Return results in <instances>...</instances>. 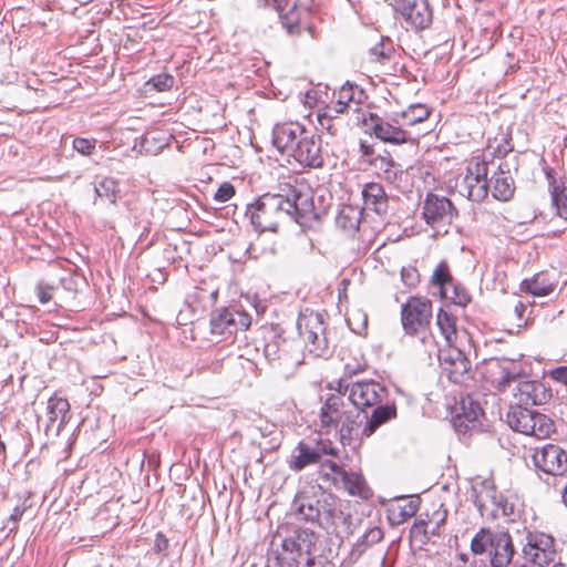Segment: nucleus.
I'll return each instance as SVG.
<instances>
[{"instance_id": "nucleus-20", "label": "nucleus", "mask_w": 567, "mask_h": 567, "mask_svg": "<svg viewBox=\"0 0 567 567\" xmlns=\"http://www.w3.org/2000/svg\"><path fill=\"white\" fill-rule=\"evenodd\" d=\"M372 409L371 416H368L367 413H361V417H363L359 432L361 436H371L382 424L396 417L395 404L389 403L386 400Z\"/></svg>"}, {"instance_id": "nucleus-29", "label": "nucleus", "mask_w": 567, "mask_h": 567, "mask_svg": "<svg viewBox=\"0 0 567 567\" xmlns=\"http://www.w3.org/2000/svg\"><path fill=\"white\" fill-rule=\"evenodd\" d=\"M557 281L548 272H538L532 279L524 280L522 287L536 297H544L551 293Z\"/></svg>"}, {"instance_id": "nucleus-22", "label": "nucleus", "mask_w": 567, "mask_h": 567, "mask_svg": "<svg viewBox=\"0 0 567 567\" xmlns=\"http://www.w3.org/2000/svg\"><path fill=\"white\" fill-rule=\"evenodd\" d=\"M47 416L45 432L54 431L59 435L71 417L68 400L58 396L50 398L47 404Z\"/></svg>"}, {"instance_id": "nucleus-36", "label": "nucleus", "mask_w": 567, "mask_h": 567, "mask_svg": "<svg viewBox=\"0 0 567 567\" xmlns=\"http://www.w3.org/2000/svg\"><path fill=\"white\" fill-rule=\"evenodd\" d=\"M431 282L440 288L441 297L449 296L450 285L453 282V277L445 260H442L434 269Z\"/></svg>"}, {"instance_id": "nucleus-26", "label": "nucleus", "mask_w": 567, "mask_h": 567, "mask_svg": "<svg viewBox=\"0 0 567 567\" xmlns=\"http://www.w3.org/2000/svg\"><path fill=\"white\" fill-rule=\"evenodd\" d=\"M483 414L480 403L473 401L470 396L463 398L460 403V411L454 417V426L461 431L467 429L471 423L476 422Z\"/></svg>"}, {"instance_id": "nucleus-10", "label": "nucleus", "mask_w": 567, "mask_h": 567, "mask_svg": "<svg viewBox=\"0 0 567 567\" xmlns=\"http://www.w3.org/2000/svg\"><path fill=\"white\" fill-rule=\"evenodd\" d=\"M488 163L478 156L467 165V173L460 184V193L472 202H482L488 194Z\"/></svg>"}, {"instance_id": "nucleus-56", "label": "nucleus", "mask_w": 567, "mask_h": 567, "mask_svg": "<svg viewBox=\"0 0 567 567\" xmlns=\"http://www.w3.org/2000/svg\"><path fill=\"white\" fill-rule=\"evenodd\" d=\"M550 377L554 380H556L558 382H561L565 385H567V365H561V367H558V368L554 369L550 372Z\"/></svg>"}, {"instance_id": "nucleus-25", "label": "nucleus", "mask_w": 567, "mask_h": 567, "mask_svg": "<svg viewBox=\"0 0 567 567\" xmlns=\"http://www.w3.org/2000/svg\"><path fill=\"white\" fill-rule=\"evenodd\" d=\"M364 209L382 215L388 210V196L379 183H368L362 189Z\"/></svg>"}, {"instance_id": "nucleus-50", "label": "nucleus", "mask_w": 567, "mask_h": 567, "mask_svg": "<svg viewBox=\"0 0 567 567\" xmlns=\"http://www.w3.org/2000/svg\"><path fill=\"white\" fill-rule=\"evenodd\" d=\"M337 103L331 100L329 104H327L319 113L318 116L327 117L330 120H338L340 114H346V112L336 105Z\"/></svg>"}, {"instance_id": "nucleus-27", "label": "nucleus", "mask_w": 567, "mask_h": 567, "mask_svg": "<svg viewBox=\"0 0 567 567\" xmlns=\"http://www.w3.org/2000/svg\"><path fill=\"white\" fill-rule=\"evenodd\" d=\"M293 506L302 519L316 523L319 517L320 495H308L307 493H298L293 501Z\"/></svg>"}, {"instance_id": "nucleus-6", "label": "nucleus", "mask_w": 567, "mask_h": 567, "mask_svg": "<svg viewBox=\"0 0 567 567\" xmlns=\"http://www.w3.org/2000/svg\"><path fill=\"white\" fill-rule=\"evenodd\" d=\"M432 320V302L422 297H411L401 307V322L406 334H423L422 341H433L431 334H426Z\"/></svg>"}, {"instance_id": "nucleus-46", "label": "nucleus", "mask_w": 567, "mask_h": 567, "mask_svg": "<svg viewBox=\"0 0 567 567\" xmlns=\"http://www.w3.org/2000/svg\"><path fill=\"white\" fill-rule=\"evenodd\" d=\"M402 282L409 287H415L419 284L420 276L414 267H403L401 270Z\"/></svg>"}, {"instance_id": "nucleus-34", "label": "nucleus", "mask_w": 567, "mask_h": 567, "mask_svg": "<svg viewBox=\"0 0 567 567\" xmlns=\"http://www.w3.org/2000/svg\"><path fill=\"white\" fill-rule=\"evenodd\" d=\"M402 124L409 130V127L415 126L419 123L426 121L430 116L429 109L423 104L410 105L406 110L396 113Z\"/></svg>"}, {"instance_id": "nucleus-30", "label": "nucleus", "mask_w": 567, "mask_h": 567, "mask_svg": "<svg viewBox=\"0 0 567 567\" xmlns=\"http://www.w3.org/2000/svg\"><path fill=\"white\" fill-rule=\"evenodd\" d=\"M340 487H343L350 495L368 498L370 489L361 474L348 472L343 468L340 475Z\"/></svg>"}, {"instance_id": "nucleus-38", "label": "nucleus", "mask_w": 567, "mask_h": 567, "mask_svg": "<svg viewBox=\"0 0 567 567\" xmlns=\"http://www.w3.org/2000/svg\"><path fill=\"white\" fill-rule=\"evenodd\" d=\"M342 471L343 468L336 462L327 460L320 464L318 473L322 482L339 488Z\"/></svg>"}, {"instance_id": "nucleus-21", "label": "nucleus", "mask_w": 567, "mask_h": 567, "mask_svg": "<svg viewBox=\"0 0 567 567\" xmlns=\"http://www.w3.org/2000/svg\"><path fill=\"white\" fill-rule=\"evenodd\" d=\"M293 159L305 167H321L323 165L321 137L311 132L309 136L301 140V146Z\"/></svg>"}, {"instance_id": "nucleus-42", "label": "nucleus", "mask_w": 567, "mask_h": 567, "mask_svg": "<svg viewBox=\"0 0 567 567\" xmlns=\"http://www.w3.org/2000/svg\"><path fill=\"white\" fill-rule=\"evenodd\" d=\"M444 298L450 299L457 306H466L471 301V296L467 290L464 287L455 285L454 281L450 285L449 296Z\"/></svg>"}, {"instance_id": "nucleus-58", "label": "nucleus", "mask_w": 567, "mask_h": 567, "mask_svg": "<svg viewBox=\"0 0 567 567\" xmlns=\"http://www.w3.org/2000/svg\"><path fill=\"white\" fill-rule=\"evenodd\" d=\"M365 368H367V363H355V364L346 363L344 364V373L348 377H352L360 372H363L365 370Z\"/></svg>"}, {"instance_id": "nucleus-54", "label": "nucleus", "mask_w": 567, "mask_h": 567, "mask_svg": "<svg viewBox=\"0 0 567 567\" xmlns=\"http://www.w3.org/2000/svg\"><path fill=\"white\" fill-rule=\"evenodd\" d=\"M318 123L322 130H326L331 135H337L339 131V123L336 120L318 116Z\"/></svg>"}, {"instance_id": "nucleus-49", "label": "nucleus", "mask_w": 567, "mask_h": 567, "mask_svg": "<svg viewBox=\"0 0 567 567\" xmlns=\"http://www.w3.org/2000/svg\"><path fill=\"white\" fill-rule=\"evenodd\" d=\"M24 512H25V507H20V506L14 507L7 524L3 526V530L8 529L9 534L14 532L18 528V523L20 522Z\"/></svg>"}, {"instance_id": "nucleus-62", "label": "nucleus", "mask_w": 567, "mask_h": 567, "mask_svg": "<svg viewBox=\"0 0 567 567\" xmlns=\"http://www.w3.org/2000/svg\"><path fill=\"white\" fill-rule=\"evenodd\" d=\"M168 546V540L167 538H165V536L161 533L157 534L156 536V548L162 551L164 549H166Z\"/></svg>"}, {"instance_id": "nucleus-14", "label": "nucleus", "mask_w": 567, "mask_h": 567, "mask_svg": "<svg viewBox=\"0 0 567 567\" xmlns=\"http://www.w3.org/2000/svg\"><path fill=\"white\" fill-rule=\"evenodd\" d=\"M422 215L429 226L440 229L451 225L457 213L447 197L427 194L422 206Z\"/></svg>"}, {"instance_id": "nucleus-24", "label": "nucleus", "mask_w": 567, "mask_h": 567, "mask_svg": "<svg viewBox=\"0 0 567 567\" xmlns=\"http://www.w3.org/2000/svg\"><path fill=\"white\" fill-rule=\"evenodd\" d=\"M488 183L492 184L494 198L506 202L513 197L515 185L507 164L501 163Z\"/></svg>"}, {"instance_id": "nucleus-19", "label": "nucleus", "mask_w": 567, "mask_h": 567, "mask_svg": "<svg viewBox=\"0 0 567 567\" xmlns=\"http://www.w3.org/2000/svg\"><path fill=\"white\" fill-rule=\"evenodd\" d=\"M514 398L516 399L515 404L528 405H540L546 403L550 398L551 393L542 383L528 380H518L515 386Z\"/></svg>"}, {"instance_id": "nucleus-8", "label": "nucleus", "mask_w": 567, "mask_h": 567, "mask_svg": "<svg viewBox=\"0 0 567 567\" xmlns=\"http://www.w3.org/2000/svg\"><path fill=\"white\" fill-rule=\"evenodd\" d=\"M522 553L528 563L538 567H548L557 557L556 539L545 532L527 530Z\"/></svg>"}, {"instance_id": "nucleus-32", "label": "nucleus", "mask_w": 567, "mask_h": 567, "mask_svg": "<svg viewBox=\"0 0 567 567\" xmlns=\"http://www.w3.org/2000/svg\"><path fill=\"white\" fill-rule=\"evenodd\" d=\"M305 342V347L313 357H323L328 353V339L326 337V327L308 331V333L300 336Z\"/></svg>"}, {"instance_id": "nucleus-40", "label": "nucleus", "mask_w": 567, "mask_h": 567, "mask_svg": "<svg viewBox=\"0 0 567 567\" xmlns=\"http://www.w3.org/2000/svg\"><path fill=\"white\" fill-rule=\"evenodd\" d=\"M393 53V44L390 39H382L379 43L369 50L371 61L383 62L389 60Z\"/></svg>"}, {"instance_id": "nucleus-47", "label": "nucleus", "mask_w": 567, "mask_h": 567, "mask_svg": "<svg viewBox=\"0 0 567 567\" xmlns=\"http://www.w3.org/2000/svg\"><path fill=\"white\" fill-rule=\"evenodd\" d=\"M235 195V187L228 183H223L215 193L214 199L218 203H226Z\"/></svg>"}, {"instance_id": "nucleus-4", "label": "nucleus", "mask_w": 567, "mask_h": 567, "mask_svg": "<svg viewBox=\"0 0 567 567\" xmlns=\"http://www.w3.org/2000/svg\"><path fill=\"white\" fill-rule=\"evenodd\" d=\"M506 421L514 431L538 440L547 439L555 432L554 421L549 416L519 404L511 406Z\"/></svg>"}, {"instance_id": "nucleus-63", "label": "nucleus", "mask_w": 567, "mask_h": 567, "mask_svg": "<svg viewBox=\"0 0 567 567\" xmlns=\"http://www.w3.org/2000/svg\"><path fill=\"white\" fill-rule=\"evenodd\" d=\"M60 282L63 286V288L66 290L71 291V290L75 289L72 275H69L66 278H64V277L60 278Z\"/></svg>"}, {"instance_id": "nucleus-23", "label": "nucleus", "mask_w": 567, "mask_h": 567, "mask_svg": "<svg viewBox=\"0 0 567 567\" xmlns=\"http://www.w3.org/2000/svg\"><path fill=\"white\" fill-rule=\"evenodd\" d=\"M303 134V125L299 122H285L276 124L272 128V145L279 153L284 154L285 151H291L292 142Z\"/></svg>"}, {"instance_id": "nucleus-5", "label": "nucleus", "mask_w": 567, "mask_h": 567, "mask_svg": "<svg viewBox=\"0 0 567 567\" xmlns=\"http://www.w3.org/2000/svg\"><path fill=\"white\" fill-rule=\"evenodd\" d=\"M337 391L348 396L353 404V409L364 412L365 409L374 408L388 400L389 391L381 383L373 380L357 381L346 383L344 380L338 382Z\"/></svg>"}, {"instance_id": "nucleus-35", "label": "nucleus", "mask_w": 567, "mask_h": 567, "mask_svg": "<svg viewBox=\"0 0 567 567\" xmlns=\"http://www.w3.org/2000/svg\"><path fill=\"white\" fill-rule=\"evenodd\" d=\"M324 327L322 316L318 312L306 309L300 312L297 320L299 336L319 330Z\"/></svg>"}, {"instance_id": "nucleus-55", "label": "nucleus", "mask_w": 567, "mask_h": 567, "mask_svg": "<svg viewBox=\"0 0 567 567\" xmlns=\"http://www.w3.org/2000/svg\"><path fill=\"white\" fill-rule=\"evenodd\" d=\"M311 131L307 130L303 126V134H300L298 138H295V142H292L291 151H285L282 155H287L288 157H295L297 154V151H299V147L301 146V140L306 138V136H309Z\"/></svg>"}, {"instance_id": "nucleus-53", "label": "nucleus", "mask_w": 567, "mask_h": 567, "mask_svg": "<svg viewBox=\"0 0 567 567\" xmlns=\"http://www.w3.org/2000/svg\"><path fill=\"white\" fill-rule=\"evenodd\" d=\"M383 538V532L381 528L379 527H373L371 529H369L364 536H363V542L367 544V545H373V544H377L379 542H381Z\"/></svg>"}, {"instance_id": "nucleus-41", "label": "nucleus", "mask_w": 567, "mask_h": 567, "mask_svg": "<svg viewBox=\"0 0 567 567\" xmlns=\"http://www.w3.org/2000/svg\"><path fill=\"white\" fill-rule=\"evenodd\" d=\"M420 503L421 501L419 496L404 498L402 504L399 505V523H402L408 518L413 517L419 511Z\"/></svg>"}, {"instance_id": "nucleus-33", "label": "nucleus", "mask_w": 567, "mask_h": 567, "mask_svg": "<svg viewBox=\"0 0 567 567\" xmlns=\"http://www.w3.org/2000/svg\"><path fill=\"white\" fill-rule=\"evenodd\" d=\"M436 324L440 328L447 347L454 346L457 338L456 319L447 311L440 309L436 316Z\"/></svg>"}, {"instance_id": "nucleus-3", "label": "nucleus", "mask_w": 567, "mask_h": 567, "mask_svg": "<svg viewBox=\"0 0 567 567\" xmlns=\"http://www.w3.org/2000/svg\"><path fill=\"white\" fill-rule=\"evenodd\" d=\"M474 555L488 554L492 567H507L515 555L513 539L507 532L481 528L471 542Z\"/></svg>"}, {"instance_id": "nucleus-17", "label": "nucleus", "mask_w": 567, "mask_h": 567, "mask_svg": "<svg viewBox=\"0 0 567 567\" xmlns=\"http://www.w3.org/2000/svg\"><path fill=\"white\" fill-rule=\"evenodd\" d=\"M534 465L554 476L567 473V452L556 444H546L533 454Z\"/></svg>"}, {"instance_id": "nucleus-12", "label": "nucleus", "mask_w": 567, "mask_h": 567, "mask_svg": "<svg viewBox=\"0 0 567 567\" xmlns=\"http://www.w3.org/2000/svg\"><path fill=\"white\" fill-rule=\"evenodd\" d=\"M408 25L424 30L432 23L433 14L427 0H384Z\"/></svg>"}, {"instance_id": "nucleus-31", "label": "nucleus", "mask_w": 567, "mask_h": 567, "mask_svg": "<svg viewBox=\"0 0 567 567\" xmlns=\"http://www.w3.org/2000/svg\"><path fill=\"white\" fill-rule=\"evenodd\" d=\"M362 215V209L357 206L348 205L340 209L336 217V224L340 229L347 233H354L359 229Z\"/></svg>"}, {"instance_id": "nucleus-52", "label": "nucleus", "mask_w": 567, "mask_h": 567, "mask_svg": "<svg viewBox=\"0 0 567 567\" xmlns=\"http://www.w3.org/2000/svg\"><path fill=\"white\" fill-rule=\"evenodd\" d=\"M38 298L41 303H47L52 299V292L54 290V286L49 285L44 281H40L37 286Z\"/></svg>"}, {"instance_id": "nucleus-2", "label": "nucleus", "mask_w": 567, "mask_h": 567, "mask_svg": "<svg viewBox=\"0 0 567 567\" xmlns=\"http://www.w3.org/2000/svg\"><path fill=\"white\" fill-rule=\"evenodd\" d=\"M342 393L330 394L323 405L320 409V431L329 434L331 431H336L340 435V441L344 444L346 441H350L353 436H358L363 417L361 412L353 408H349L344 402Z\"/></svg>"}, {"instance_id": "nucleus-18", "label": "nucleus", "mask_w": 567, "mask_h": 567, "mask_svg": "<svg viewBox=\"0 0 567 567\" xmlns=\"http://www.w3.org/2000/svg\"><path fill=\"white\" fill-rule=\"evenodd\" d=\"M317 524L327 530H336L348 524L349 515L343 512L342 502L332 494H320Z\"/></svg>"}, {"instance_id": "nucleus-37", "label": "nucleus", "mask_w": 567, "mask_h": 567, "mask_svg": "<svg viewBox=\"0 0 567 567\" xmlns=\"http://www.w3.org/2000/svg\"><path fill=\"white\" fill-rule=\"evenodd\" d=\"M289 6L286 3H282V9H276L279 18L281 20V23L284 28L287 29L289 34H297L299 33V22H300V10L293 4L291 8L287 10V7Z\"/></svg>"}, {"instance_id": "nucleus-59", "label": "nucleus", "mask_w": 567, "mask_h": 567, "mask_svg": "<svg viewBox=\"0 0 567 567\" xmlns=\"http://www.w3.org/2000/svg\"><path fill=\"white\" fill-rule=\"evenodd\" d=\"M282 548L285 551H298L300 553L302 550L301 545L293 538H286L282 540Z\"/></svg>"}, {"instance_id": "nucleus-64", "label": "nucleus", "mask_w": 567, "mask_h": 567, "mask_svg": "<svg viewBox=\"0 0 567 567\" xmlns=\"http://www.w3.org/2000/svg\"><path fill=\"white\" fill-rule=\"evenodd\" d=\"M306 567H332L329 564H323L322 561H316L315 559H308Z\"/></svg>"}, {"instance_id": "nucleus-15", "label": "nucleus", "mask_w": 567, "mask_h": 567, "mask_svg": "<svg viewBox=\"0 0 567 567\" xmlns=\"http://www.w3.org/2000/svg\"><path fill=\"white\" fill-rule=\"evenodd\" d=\"M437 359L442 371L454 383H464L471 379V362L455 346L440 349Z\"/></svg>"}, {"instance_id": "nucleus-7", "label": "nucleus", "mask_w": 567, "mask_h": 567, "mask_svg": "<svg viewBox=\"0 0 567 567\" xmlns=\"http://www.w3.org/2000/svg\"><path fill=\"white\" fill-rule=\"evenodd\" d=\"M367 123L361 125L365 126L367 131L373 134L377 138L384 143L401 145V144H415L417 136L408 130L402 121L394 114L391 117H381L373 113H368Z\"/></svg>"}, {"instance_id": "nucleus-16", "label": "nucleus", "mask_w": 567, "mask_h": 567, "mask_svg": "<svg viewBox=\"0 0 567 567\" xmlns=\"http://www.w3.org/2000/svg\"><path fill=\"white\" fill-rule=\"evenodd\" d=\"M486 371L492 384L499 392L508 390L512 383H517L524 374L519 362L506 358L489 360Z\"/></svg>"}, {"instance_id": "nucleus-57", "label": "nucleus", "mask_w": 567, "mask_h": 567, "mask_svg": "<svg viewBox=\"0 0 567 567\" xmlns=\"http://www.w3.org/2000/svg\"><path fill=\"white\" fill-rule=\"evenodd\" d=\"M433 520H430L429 518L427 519H423L422 517H420L419 519L415 520L414 523V528L420 532V533H424V534H427L430 533L431 528H432V525H433Z\"/></svg>"}, {"instance_id": "nucleus-1", "label": "nucleus", "mask_w": 567, "mask_h": 567, "mask_svg": "<svg viewBox=\"0 0 567 567\" xmlns=\"http://www.w3.org/2000/svg\"><path fill=\"white\" fill-rule=\"evenodd\" d=\"M324 213V207L315 205L312 189L305 182L295 181L281 186L278 194L260 196L247 207L246 215L256 230L275 233L287 220L306 226Z\"/></svg>"}, {"instance_id": "nucleus-44", "label": "nucleus", "mask_w": 567, "mask_h": 567, "mask_svg": "<svg viewBox=\"0 0 567 567\" xmlns=\"http://www.w3.org/2000/svg\"><path fill=\"white\" fill-rule=\"evenodd\" d=\"M156 91L163 92L171 89L174 84V78L168 74H159L157 76L152 78L148 81Z\"/></svg>"}, {"instance_id": "nucleus-39", "label": "nucleus", "mask_w": 567, "mask_h": 567, "mask_svg": "<svg viewBox=\"0 0 567 567\" xmlns=\"http://www.w3.org/2000/svg\"><path fill=\"white\" fill-rule=\"evenodd\" d=\"M97 197L107 199L111 204L116 203L117 198V182L111 177L102 178L94 187Z\"/></svg>"}, {"instance_id": "nucleus-11", "label": "nucleus", "mask_w": 567, "mask_h": 567, "mask_svg": "<svg viewBox=\"0 0 567 567\" xmlns=\"http://www.w3.org/2000/svg\"><path fill=\"white\" fill-rule=\"evenodd\" d=\"M209 324L212 334L229 337L237 331L247 330L251 324V317L236 307L221 308L212 312Z\"/></svg>"}, {"instance_id": "nucleus-43", "label": "nucleus", "mask_w": 567, "mask_h": 567, "mask_svg": "<svg viewBox=\"0 0 567 567\" xmlns=\"http://www.w3.org/2000/svg\"><path fill=\"white\" fill-rule=\"evenodd\" d=\"M553 200L557 207L558 214L567 219V187H563L560 190L555 188L553 192Z\"/></svg>"}, {"instance_id": "nucleus-60", "label": "nucleus", "mask_w": 567, "mask_h": 567, "mask_svg": "<svg viewBox=\"0 0 567 567\" xmlns=\"http://www.w3.org/2000/svg\"><path fill=\"white\" fill-rule=\"evenodd\" d=\"M277 352H278V349H277L276 343L266 344L265 355L268 360H276L277 358H279V355H277Z\"/></svg>"}, {"instance_id": "nucleus-48", "label": "nucleus", "mask_w": 567, "mask_h": 567, "mask_svg": "<svg viewBox=\"0 0 567 567\" xmlns=\"http://www.w3.org/2000/svg\"><path fill=\"white\" fill-rule=\"evenodd\" d=\"M315 451L319 454V460L322 455H331L337 456L338 455V449L333 446L332 442L329 440H319L317 441L316 445L313 446Z\"/></svg>"}, {"instance_id": "nucleus-13", "label": "nucleus", "mask_w": 567, "mask_h": 567, "mask_svg": "<svg viewBox=\"0 0 567 567\" xmlns=\"http://www.w3.org/2000/svg\"><path fill=\"white\" fill-rule=\"evenodd\" d=\"M365 94L362 89L355 84L347 82L338 91L333 93V101L338 107H341L346 114H351L353 124L361 125L367 123L368 111L362 109L365 100Z\"/></svg>"}, {"instance_id": "nucleus-28", "label": "nucleus", "mask_w": 567, "mask_h": 567, "mask_svg": "<svg viewBox=\"0 0 567 567\" xmlns=\"http://www.w3.org/2000/svg\"><path fill=\"white\" fill-rule=\"evenodd\" d=\"M319 461V454L315 451L313 446H310L305 442H299L295 447L288 464L292 471L298 472L309 465L318 463Z\"/></svg>"}, {"instance_id": "nucleus-9", "label": "nucleus", "mask_w": 567, "mask_h": 567, "mask_svg": "<svg viewBox=\"0 0 567 567\" xmlns=\"http://www.w3.org/2000/svg\"><path fill=\"white\" fill-rule=\"evenodd\" d=\"M474 504L481 516L486 519H496L501 516L513 517L516 514L515 504L486 483L475 491Z\"/></svg>"}, {"instance_id": "nucleus-51", "label": "nucleus", "mask_w": 567, "mask_h": 567, "mask_svg": "<svg viewBox=\"0 0 567 567\" xmlns=\"http://www.w3.org/2000/svg\"><path fill=\"white\" fill-rule=\"evenodd\" d=\"M73 147L80 154L89 155L95 147V141L78 137L73 141Z\"/></svg>"}, {"instance_id": "nucleus-61", "label": "nucleus", "mask_w": 567, "mask_h": 567, "mask_svg": "<svg viewBox=\"0 0 567 567\" xmlns=\"http://www.w3.org/2000/svg\"><path fill=\"white\" fill-rule=\"evenodd\" d=\"M525 310L526 306L523 302H517V305L514 307V316L519 322L524 320Z\"/></svg>"}, {"instance_id": "nucleus-45", "label": "nucleus", "mask_w": 567, "mask_h": 567, "mask_svg": "<svg viewBox=\"0 0 567 567\" xmlns=\"http://www.w3.org/2000/svg\"><path fill=\"white\" fill-rule=\"evenodd\" d=\"M446 517H447V512L445 509H443L442 506L440 508L435 509L431 517L427 515V518L430 520L434 522L432 525V528L430 530V534L439 535L440 528L442 525H444Z\"/></svg>"}]
</instances>
